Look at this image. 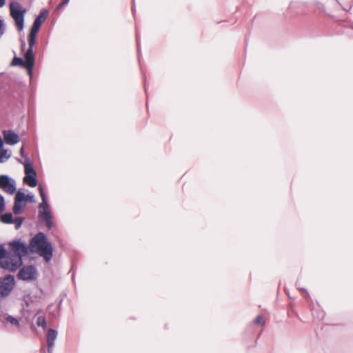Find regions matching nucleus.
Instances as JSON below:
<instances>
[{
	"label": "nucleus",
	"instance_id": "9",
	"mask_svg": "<svg viewBox=\"0 0 353 353\" xmlns=\"http://www.w3.org/2000/svg\"><path fill=\"white\" fill-rule=\"evenodd\" d=\"M25 199V194L21 191H18L14 199L13 207V212L15 214H19L22 211V202Z\"/></svg>",
	"mask_w": 353,
	"mask_h": 353
},
{
	"label": "nucleus",
	"instance_id": "1",
	"mask_svg": "<svg viewBox=\"0 0 353 353\" xmlns=\"http://www.w3.org/2000/svg\"><path fill=\"white\" fill-rule=\"evenodd\" d=\"M10 252L8 253L7 258L2 263V268L11 272H15L23 264V256L28 252L26 243L14 241L9 243Z\"/></svg>",
	"mask_w": 353,
	"mask_h": 353
},
{
	"label": "nucleus",
	"instance_id": "14",
	"mask_svg": "<svg viewBox=\"0 0 353 353\" xmlns=\"http://www.w3.org/2000/svg\"><path fill=\"white\" fill-rule=\"evenodd\" d=\"M23 182L30 187H35L37 185L36 176H25Z\"/></svg>",
	"mask_w": 353,
	"mask_h": 353
},
{
	"label": "nucleus",
	"instance_id": "4",
	"mask_svg": "<svg viewBox=\"0 0 353 353\" xmlns=\"http://www.w3.org/2000/svg\"><path fill=\"white\" fill-rule=\"evenodd\" d=\"M14 286V277L6 275L0 279V301L8 296Z\"/></svg>",
	"mask_w": 353,
	"mask_h": 353
},
{
	"label": "nucleus",
	"instance_id": "8",
	"mask_svg": "<svg viewBox=\"0 0 353 353\" xmlns=\"http://www.w3.org/2000/svg\"><path fill=\"white\" fill-rule=\"evenodd\" d=\"M48 15V11L47 10H42L39 14L36 17V19L34 21L33 25L31 28L32 31L38 32L39 30L42 23L45 21L46 17Z\"/></svg>",
	"mask_w": 353,
	"mask_h": 353
},
{
	"label": "nucleus",
	"instance_id": "25",
	"mask_svg": "<svg viewBox=\"0 0 353 353\" xmlns=\"http://www.w3.org/2000/svg\"><path fill=\"white\" fill-rule=\"evenodd\" d=\"M9 156H7V151L4 150L0 152V163H3L4 161L3 159H8Z\"/></svg>",
	"mask_w": 353,
	"mask_h": 353
},
{
	"label": "nucleus",
	"instance_id": "30",
	"mask_svg": "<svg viewBox=\"0 0 353 353\" xmlns=\"http://www.w3.org/2000/svg\"><path fill=\"white\" fill-rule=\"evenodd\" d=\"M70 0H63L59 5V7H61V6H63L65 5H66L68 2H69Z\"/></svg>",
	"mask_w": 353,
	"mask_h": 353
},
{
	"label": "nucleus",
	"instance_id": "31",
	"mask_svg": "<svg viewBox=\"0 0 353 353\" xmlns=\"http://www.w3.org/2000/svg\"><path fill=\"white\" fill-rule=\"evenodd\" d=\"M25 47H26V42H25V41L23 39V40H21V50H24Z\"/></svg>",
	"mask_w": 353,
	"mask_h": 353
},
{
	"label": "nucleus",
	"instance_id": "13",
	"mask_svg": "<svg viewBox=\"0 0 353 353\" xmlns=\"http://www.w3.org/2000/svg\"><path fill=\"white\" fill-rule=\"evenodd\" d=\"M24 168L26 176H37L36 172L28 157H26L25 159Z\"/></svg>",
	"mask_w": 353,
	"mask_h": 353
},
{
	"label": "nucleus",
	"instance_id": "21",
	"mask_svg": "<svg viewBox=\"0 0 353 353\" xmlns=\"http://www.w3.org/2000/svg\"><path fill=\"white\" fill-rule=\"evenodd\" d=\"M23 219L22 217H17L15 218L14 219H13V223L15 224V228L17 230H18L19 228H21L22 223H23Z\"/></svg>",
	"mask_w": 353,
	"mask_h": 353
},
{
	"label": "nucleus",
	"instance_id": "3",
	"mask_svg": "<svg viewBox=\"0 0 353 353\" xmlns=\"http://www.w3.org/2000/svg\"><path fill=\"white\" fill-rule=\"evenodd\" d=\"M10 15L14 20L17 30L21 31L24 27V15L26 9H23L21 5L18 2H12L10 4Z\"/></svg>",
	"mask_w": 353,
	"mask_h": 353
},
{
	"label": "nucleus",
	"instance_id": "28",
	"mask_svg": "<svg viewBox=\"0 0 353 353\" xmlns=\"http://www.w3.org/2000/svg\"><path fill=\"white\" fill-rule=\"evenodd\" d=\"M4 208V198L0 194V210H3Z\"/></svg>",
	"mask_w": 353,
	"mask_h": 353
},
{
	"label": "nucleus",
	"instance_id": "19",
	"mask_svg": "<svg viewBox=\"0 0 353 353\" xmlns=\"http://www.w3.org/2000/svg\"><path fill=\"white\" fill-rule=\"evenodd\" d=\"M6 320L8 322L10 323L12 325H15L17 327L20 326L19 320L12 316H8Z\"/></svg>",
	"mask_w": 353,
	"mask_h": 353
},
{
	"label": "nucleus",
	"instance_id": "23",
	"mask_svg": "<svg viewBox=\"0 0 353 353\" xmlns=\"http://www.w3.org/2000/svg\"><path fill=\"white\" fill-rule=\"evenodd\" d=\"M254 323L256 325H263L264 321L263 316L261 315L257 316L256 319L254 320Z\"/></svg>",
	"mask_w": 353,
	"mask_h": 353
},
{
	"label": "nucleus",
	"instance_id": "22",
	"mask_svg": "<svg viewBox=\"0 0 353 353\" xmlns=\"http://www.w3.org/2000/svg\"><path fill=\"white\" fill-rule=\"evenodd\" d=\"M49 205L47 202V199L45 201H42V203L39 204V210H49Z\"/></svg>",
	"mask_w": 353,
	"mask_h": 353
},
{
	"label": "nucleus",
	"instance_id": "20",
	"mask_svg": "<svg viewBox=\"0 0 353 353\" xmlns=\"http://www.w3.org/2000/svg\"><path fill=\"white\" fill-rule=\"evenodd\" d=\"M37 325L39 327H46V321L44 316H40L37 318Z\"/></svg>",
	"mask_w": 353,
	"mask_h": 353
},
{
	"label": "nucleus",
	"instance_id": "18",
	"mask_svg": "<svg viewBox=\"0 0 353 353\" xmlns=\"http://www.w3.org/2000/svg\"><path fill=\"white\" fill-rule=\"evenodd\" d=\"M8 253L2 245H0V266L2 268L3 261L7 258Z\"/></svg>",
	"mask_w": 353,
	"mask_h": 353
},
{
	"label": "nucleus",
	"instance_id": "27",
	"mask_svg": "<svg viewBox=\"0 0 353 353\" xmlns=\"http://www.w3.org/2000/svg\"><path fill=\"white\" fill-rule=\"evenodd\" d=\"M3 33H4L3 21L0 19V38L2 37Z\"/></svg>",
	"mask_w": 353,
	"mask_h": 353
},
{
	"label": "nucleus",
	"instance_id": "12",
	"mask_svg": "<svg viewBox=\"0 0 353 353\" xmlns=\"http://www.w3.org/2000/svg\"><path fill=\"white\" fill-rule=\"evenodd\" d=\"M4 140L8 145H14L19 141V137L12 130L4 131Z\"/></svg>",
	"mask_w": 353,
	"mask_h": 353
},
{
	"label": "nucleus",
	"instance_id": "17",
	"mask_svg": "<svg viewBox=\"0 0 353 353\" xmlns=\"http://www.w3.org/2000/svg\"><path fill=\"white\" fill-rule=\"evenodd\" d=\"M1 220L3 223L6 224L13 223V216L11 213H6L1 217Z\"/></svg>",
	"mask_w": 353,
	"mask_h": 353
},
{
	"label": "nucleus",
	"instance_id": "6",
	"mask_svg": "<svg viewBox=\"0 0 353 353\" xmlns=\"http://www.w3.org/2000/svg\"><path fill=\"white\" fill-rule=\"evenodd\" d=\"M0 188L6 193L14 194L17 190L15 181L8 175H0Z\"/></svg>",
	"mask_w": 353,
	"mask_h": 353
},
{
	"label": "nucleus",
	"instance_id": "24",
	"mask_svg": "<svg viewBox=\"0 0 353 353\" xmlns=\"http://www.w3.org/2000/svg\"><path fill=\"white\" fill-rule=\"evenodd\" d=\"M39 194L41 197L42 201H45V200L47 199V197H46V194L44 193L43 188L41 185L39 186Z\"/></svg>",
	"mask_w": 353,
	"mask_h": 353
},
{
	"label": "nucleus",
	"instance_id": "35",
	"mask_svg": "<svg viewBox=\"0 0 353 353\" xmlns=\"http://www.w3.org/2000/svg\"><path fill=\"white\" fill-rule=\"evenodd\" d=\"M145 92H147V87H146V84H145Z\"/></svg>",
	"mask_w": 353,
	"mask_h": 353
},
{
	"label": "nucleus",
	"instance_id": "34",
	"mask_svg": "<svg viewBox=\"0 0 353 353\" xmlns=\"http://www.w3.org/2000/svg\"><path fill=\"white\" fill-rule=\"evenodd\" d=\"M20 152H21V154H22L23 152V148H21Z\"/></svg>",
	"mask_w": 353,
	"mask_h": 353
},
{
	"label": "nucleus",
	"instance_id": "10",
	"mask_svg": "<svg viewBox=\"0 0 353 353\" xmlns=\"http://www.w3.org/2000/svg\"><path fill=\"white\" fill-rule=\"evenodd\" d=\"M57 336V332L54 329H49L47 334L48 352L52 353L54 341Z\"/></svg>",
	"mask_w": 353,
	"mask_h": 353
},
{
	"label": "nucleus",
	"instance_id": "33",
	"mask_svg": "<svg viewBox=\"0 0 353 353\" xmlns=\"http://www.w3.org/2000/svg\"><path fill=\"white\" fill-rule=\"evenodd\" d=\"M137 48H138V52L139 51V41L138 39V36L137 35Z\"/></svg>",
	"mask_w": 353,
	"mask_h": 353
},
{
	"label": "nucleus",
	"instance_id": "7",
	"mask_svg": "<svg viewBox=\"0 0 353 353\" xmlns=\"http://www.w3.org/2000/svg\"><path fill=\"white\" fill-rule=\"evenodd\" d=\"M25 59L23 60L26 64V68L30 76L32 75V70L34 65V54L33 49H28L25 54Z\"/></svg>",
	"mask_w": 353,
	"mask_h": 353
},
{
	"label": "nucleus",
	"instance_id": "15",
	"mask_svg": "<svg viewBox=\"0 0 353 353\" xmlns=\"http://www.w3.org/2000/svg\"><path fill=\"white\" fill-rule=\"evenodd\" d=\"M37 34V32L30 30V32L28 35V43H29L28 49H33V46H34V45L35 43V41H36Z\"/></svg>",
	"mask_w": 353,
	"mask_h": 353
},
{
	"label": "nucleus",
	"instance_id": "16",
	"mask_svg": "<svg viewBox=\"0 0 353 353\" xmlns=\"http://www.w3.org/2000/svg\"><path fill=\"white\" fill-rule=\"evenodd\" d=\"M11 65L12 66H21L23 68H26V64L23 61V59L20 57H18L17 56H15L13 58V59L11 62Z\"/></svg>",
	"mask_w": 353,
	"mask_h": 353
},
{
	"label": "nucleus",
	"instance_id": "26",
	"mask_svg": "<svg viewBox=\"0 0 353 353\" xmlns=\"http://www.w3.org/2000/svg\"><path fill=\"white\" fill-rule=\"evenodd\" d=\"M34 195L32 194H28V195H26L25 194V199L24 201H34Z\"/></svg>",
	"mask_w": 353,
	"mask_h": 353
},
{
	"label": "nucleus",
	"instance_id": "32",
	"mask_svg": "<svg viewBox=\"0 0 353 353\" xmlns=\"http://www.w3.org/2000/svg\"><path fill=\"white\" fill-rule=\"evenodd\" d=\"M5 3H6V0H0V8L3 7Z\"/></svg>",
	"mask_w": 353,
	"mask_h": 353
},
{
	"label": "nucleus",
	"instance_id": "5",
	"mask_svg": "<svg viewBox=\"0 0 353 353\" xmlns=\"http://www.w3.org/2000/svg\"><path fill=\"white\" fill-rule=\"evenodd\" d=\"M19 279L25 281H34L37 279L38 271L34 265H25L19 272L17 274Z\"/></svg>",
	"mask_w": 353,
	"mask_h": 353
},
{
	"label": "nucleus",
	"instance_id": "29",
	"mask_svg": "<svg viewBox=\"0 0 353 353\" xmlns=\"http://www.w3.org/2000/svg\"><path fill=\"white\" fill-rule=\"evenodd\" d=\"M296 285L298 286V288L299 289V290H301V291H305V292H307L306 289H305V288H302V287L301 286V280L297 281V282H296Z\"/></svg>",
	"mask_w": 353,
	"mask_h": 353
},
{
	"label": "nucleus",
	"instance_id": "11",
	"mask_svg": "<svg viewBox=\"0 0 353 353\" xmlns=\"http://www.w3.org/2000/svg\"><path fill=\"white\" fill-rule=\"evenodd\" d=\"M39 217L45 222L48 230L52 228V215L50 210H39Z\"/></svg>",
	"mask_w": 353,
	"mask_h": 353
},
{
	"label": "nucleus",
	"instance_id": "2",
	"mask_svg": "<svg viewBox=\"0 0 353 353\" xmlns=\"http://www.w3.org/2000/svg\"><path fill=\"white\" fill-rule=\"evenodd\" d=\"M30 249L32 252L43 256L46 262H49L52 258V245L47 241V237L43 232H39L31 239Z\"/></svg>",
	"mask_w": 353,
	"mask_h": 353
}]
</instances>
